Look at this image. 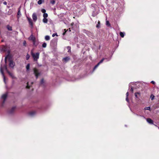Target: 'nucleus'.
<instances>
[{
	"label": "nucleus",
	"mask_w": 159,
	"mask_h": 159,
	"mask_svg": "<svg viewBox=\"0 0 159 159\" xmlns=\"http://www.w3.org/2000/svg\"><path fill=\"white\" fill-rule=\"evenodd\" d=\"M30 56L29 54H27L26 56V59L27 60H28L30 58Z\"/></svg>",
	"instance_id": "nucleus-28"
},
{
	"label": "nucleus",
	"mask_w": 159,
	"mask_h": 159,
	"mask_svg": "<svg viewBox=\"0 0 159 159\" xmlns=\"http://www.w3.org/2000/svg\"><path fill=\"white\" fill-rule=\"evenodd\" d=\"M147 121L149 124H152L153 121L150 118H148L146 119Z\"/></svg>",
	"instance_id": "nucleus-12"
},
{
	"label": "nucleus",
	"mask_w": 159,
	"mask_h": 159,
	"mask_svg": "<svg viewBox=\"0 0 159 159\" xmlns=\"http://www.w3.org/2000/svg\"><path fill=\"white\" fill-rule=\"evenodd\" d=\"M6 48L5 46H3L1 48H0V51L2 52H5L6 51Z\"/></svg>",
	"instance_id": "nucleus-10"
},
{
	"label": "nucleus",
	"mask_w": 159,
	"mask_h": 159,
	"mask_svg": "<svg viewBox=\"0 0 159 159\" xmlns=\"http://www.w3.org/2000/svg\"><path fill=\"white\" fill-rule=\"evenodd\" d=\"M23 44L24 46H25L26 44V42L25 41H24L23 43Z\"/></svg>",
	"instance_id": "nucleus-34"
},
{
	"label": "nucleus",
	"mask_w": 159,
	"mask_h": 159,
	"mask_svg": "<svg viewBox=\"0 0 159 159\" xmlns=\"http://www.w3.org/2000/svg\"><path fill=\"white\" fill-rule=\"evenodd\" d=\"M43 21L44 23H46L48 22V19L46 18H44L43 19Z\"/></svg>",
	"instance_id": "nucleus-17"
},
{
	"label": "nucleus",
	"mask_w": 159,
	"mask_h": 159,
	"mask_svg": "<svg viewBox=\"0 0 159 159\" xmlns=\"http://www.w3.org/2000/svg\"><path fill=\"white\" fill-rule=\"evenodd\" d=\"M33 44L34 45H35V46H37V45L38 44V43L36 42L35 40V44L34 43V42H33Z\"/></svg>",
	"instance_id": "nucleus-31"
},
{
	"label": "nucleus",
	"mask_w": 159,
	"mask_h": 159,
	"mask_svg": "<svg viewBox=\"0 0 159 159\" xmlns=\"http://www.w3.org/2000/svg\"><path fill=\"white\" fill-rule=\"evenodd\" d=\"M41 11L42 13H43L44 14L46 12V10L44 9H42L41 10Z\"/></svg>",
	"instance_id": "nucleus-29"
},
{
	"label": "nucleus",
	"mask_w": 159,
	"mask_h": 159,
	"mask_svg": "<svg viewBox=\"0 0 159 159\" xmlns=\"http://www.w3.org/2000/svg\"><path fill=\"white\" fill-rule=\"evenodd\" d=\"M34 73L37 78L38 76L39 75V73L38 72V70L35 68H34Z\"/></svg>",
	"instance_id": "nucleus-6"
},
{
	"label": "nucleus",
	"mask_w": 159,
	"mask_h": 159,
	"mask_svg": "<svg viewBox=\"0 0 159 159\" xmlns=\"http://www.w3.org/2000/svg\"><path fill=\"white\" fill-rule=\"evenodd\" d=\"M130 91L132 92V93H133V88L132 87H131V89H130Z\"/></svg>",
	"instance_id": "nucleus-37"
},
{
	"label": "nucleus",
	"mask_w": 159,
	"mask_h": 159,
	"mask_svg": "<svg viewBox=\"0 0 159 159\" xmlns=\"http://www.w3.org/2000/svg\"><path fill=\"white\" fill-rule=\"evenodd\" d=\"M31 54L32 55L34 60L35 61H37L39 58V53L37 52L36 53H34L33 50H32L31 51Z\"/></svg>",
	"instance_id": "nucleus-2"
},
{
	"label": "nucleus",
	"mask_w": 159,
	"mask_h": 159,
	"mask_svg": "<svg viewBox=\"0 0 159 159\" xmlns=\"http://www.w3.org/2000/svg\"><path fill=\"white\" fill-rule=\"evenodd\" d=\"M7 59H9V66L11 68H13L15 66V63L13 61H12V60H10V56L9 55H8L5 57V61L6 63Z\"/></svg>",
	"instance_id": "nucleus-3"
},
{
	"label": "nucleus",
	"mask_w": 159,
	"mask_h": 159,
	"mask_svg": "<svg viewBox=\"0 0 159 159\" xmlns=\"http://www.w3.org/2000/svg\"><path fill=\"white\" fill-rule=\"evenodd\" d=\"M36 114V112L34 111H33L30 113V115L31 116H33Z\"/></svg>",
	"instance_id": "nucleus-14"
},
{
	"label": "nucleus",
	"mask_w": 159,
	"mask_h": 159,
	"mask_svg": "<svg viewBox=\"0 0 159 159\" xmlns=\"http://www.w3.org/2000/svg\"><path fill=\"white\" fill-rule=\"evenodd\" d=\"M142 116V117H143V118H145L144 117H143V116Z\"/></svg>",
	"instance_id": "nucleus-44"
},
{
	"label": "nucleus",
	"mask_w": 159,
	"mask_h": 159,
	"mask_svg": "<svg viewBox=\"0 0 159 159\" xmlns=\"http://www.w3.org/2000/svg\"><path fill=\"white\" fill-rule=\"evenodd\" d=\"M64 30L65 31V32L63 33V35H64L65 33H66V29H64Z\"/></svg>",
	"instance_id": "nucleus-38"
},
{
	"label": "nucleus",
	"mask_w": 159,
	"mask_h": 159,
	"mask_svg": "<svg viewBox=\"0 0 159 159\" xmlns=\"http://www.w3.org/2000/svg\"><path fill=\"white\" fill-rule=\"evenodd\" d=\"M154 98V96L153 95H151L150 96V98L152 100Z\"/></svg>",
	"instance_id": "nucleus-30"
},
{
	"label": "nucleus",
	"mask_w": 159,
	"mask_h": 159,
	"mask_svg": "<svg viewBox=\"0 0 159 159\" xmlns=\"http://www.w3.org/2000/svg\"><path fill=\"white\" fill-rule=\"evenodd\" d=\"M4 69H6V70L7 71V72L8 73V74H9V75L11 76V77L13 78V79H15V78H16L15 77L14 75L12 73H11V72H10L7 69V66L6 65H5L3 67L2 66V65H1V67H0V71L3 76V80H4V82L5 83H6V81H5V76L4 75V73H3V70Z\"/></svg>",
	"instance_id": "nucleus-1"
},
{
	"label": "nucleus",
	"mask_w": 159,
	"mask_h": 159,
	"mask_svg": "<svg viewBox=\"0 0 159 159\" xmlns=\"http://www.w3.org/2000/svg\"><path fill=\"white\" fill-rule=\"evenodd\" d=\"M27 19H28V20L29 22V23L30 24L31 26H33V22L32 21V20L31 19V18H28V17L27 18Z\"/></svg>",
	"instance_id": "nucleus-11"
},
{
	"label": "nucleus",
	"mask_w": 159,
	"mask_h": 159,
	"mask_svg": "<svg viewBox=\"0 0 159 159\" xmlns=\"http://www.w3.org/2000/svg\"><path fill=\"white\" fill-rule=\"evenodd\" d=\"M21 15L20 12V10H19L17 13V17L18 18Z\"/></svg>",
	"instance_id": "nucleus-19"
},
{
	"label": "nucleus",
	"mask_w": 159,
	"mask_h": 159,
	"mask_svg": "<svg viewBox=\"0 0 159 159\" xmlns=\"http://www.w3.org/2000/svg\"><path fill=\"white\" fill-rule=\"evenodd\" d=\"M46 46H47V44L45 43H43L42 45V47L43 48H45L46 47Z\"/></svg>",
	"instance_id": "nucleus-26"
},
{
	"label": "nucleus",
	"mask_w": 159,
	"mask_h": 159,
	"mask_svg": "<svg viewBox=\"0 0 159 159\" xmlns=\"http://www.w3.org/2000/svg\"><path fill=\"white\" fill-rule=\"evenodd\" d=\"M48 16V14L47 13H45L43 15V17L44 18H46Z\"/></svg>",
	"instance_id": "nucleus-22"
},
{
	"label": "nucleus",
	"mask_w": 159,
	"mask_h": 159,
	"mask_svg": "<svg viewBox=\"0 0 159 159\" xmlns=\"http://www.w3.org/2000/svg\"><path fill=\"white\" fill-rule=\"evenodd\" d=\"M42 3V0H39L38 1V3L40 5Z\"/></svg>",
	"instance_id": "nucleus-25"
},
{
	"label": "nucleus",
	"mask_w": 159,
	"mask_h": 159,
	"mask_svg": "<svg viewBox=\"0 0 159 159\" xmlns=\"http://www.w3.org/2000/svg\"><path fill=\"white\" fill-rule=\"evenodd\" d=\"M99 21L98 22V24H99Z\"/></svg>",
	"instance_id": "nucleus-42"
},
{
	"label": "nucleus",
	"mask_w": 159,
	"mask_h": 159,
	"mask_svg": "<svg viewBox=\"0 0 159 159\" xmlns=\"http://www.w3.org/2000/svg\"><path fill=\"white\" fill-rule=\"evenodd\" d=\"M32 17L33 21L34 22H35L37 19L36 13H33L32 16Z\"/></svg>",
	"instance_id": "nucleus-5"
},
{
	"label": "nucleus",
	"mask_w": 159,
	"mask_h": 159,
	"mask_svg": "<svg viewBox=\"0 0 159 159\" xmlns=\"http://www.w3.org/2000/svg\"><path fill=\"white\" fill-rule=\"evenodd\" d=\"M7 29H8V30H12L11 27V26L8 25L7 26Z\"/></svg>",
	"instance_id": "nucleus-23"
},
{
	"label": "nucleus",
	"mask_w": 159,
	"mask_h": 159,
	"mask_svg": "<svg viewBox=\"0 0 159 159\" xmlns=\"http://www.w3.org/2000/svg\"><path fill=\"white\" fill-rule=\"evenodd\" d=\"M69 59L70 58L69 57H66L63 58V60H64L66 62L68 61Z\"/></svg>",
	"instance_id": "nucleus-13"
},
{
	"label": "nucleus",
	"mask_w": 159,
	"mask_h": 159,
	"mask_svg": "<svg viewBox=\"0 0 159 159\" xmlns=\"http://www.w3.org/2000/svg\"><path fill=\"white\" fill-rule=\"evenodd\" d=\"M55 35H57V34H53L52 35V36L53 37H54Z\"/></svg>",
	"instance_id": "nucleus-36"
},
{
	"label": "nucleus",
	"mask_w": 159,
	"mask_h": 159,
	"mask_svg": "<svg viewBox=\"0 0 159 159\" xmlns=\"http://www.w3.org/2000/svg\"><path fill=\"white\" fill-rule=\"evenodd\" d=\"M30 88V86L29 85V84H28V83H27V85L26 86V88H27V89H29Z\"/></svg>",
	"instance_id": "nucleus-35"
},
{
	"label": "nucleus",
	"mask_w": 159,
	"mask_h": 159,
	"mask_svg": "<svg viewBox=\"0 0 159 159\" xmlns=\"http://www.w3.org/2000/svg\"><path fill=\"white\" fill-rule=\"evenodd\" d=\"M151 83L152 84H154L155 83V82L154 81H152L151 82Z\"/></svg>",
	"instance_id": "nucleus-39"
},
{
	"label": "nucleus",
	"mask_w": 159,
	"mask_h": 159,
	"mask_svg": "<svg viewBox=\"0 0 159 159\" xmlns=\"http://www.w3.org/2000/svg\"><path fill=\"white\" fill-rule=\"evenodd\" d=\"M120 34L121 37L123 38L124 37V34L122 32H120Z\"/></svg>",
	"instance_id": "nucleus-21"
},
{
	"label": "nucleus",
	"mask_w": 159,
	"mask_h": 159,
	"mask_svg": "<svg viewBox=\"0 0 159 159\" xmlns=\"http://www.w3.org/2000/svg\"><path fill=\"white\" fill-rule=\"evenodd\" d=\"M67 48L68 49V52H70V47H67Z\"/></svg>",
	"instance_id": "nucleus-33"
},
{
	"label": "nucleus",
	"mask_w": 159,
	"mask_h": 159,
	"mask_svg": "<svg viewBox=\"0 0 159 159\" xmlns=\"http://www.w3.org/2000/svg\"><path fill=\"white\" fill-rule=\"evenodd\" d=\"M3 4H4V5H7V2H3Z\"/></svg>",
	"instance_id": "nucleus-40"
},
{
	"label": "nucleus",
	"mask_w": 159,
	"mask_h": 159,
	"mask_svg": "<svg viewBox=\"0 0 159 159\" xmlns=\"http://www.w3.org/2000/svg\"><path fill=\"white\" fill-rule=\"evenodd\" d=\"M144 109L145 110H149L150 109V107H146Z\"/></svg>",
	"instance_id": "nucleus-32"
},
{
	"label": "nucleus",
	"mask_w": 159,
	"mask_h": 159,
	"mask_svg": "<svg viewBox=\"0 0 159 159\" xmlns=\"http://www.w3.org/2000/svg\"><path fill=\"white\" fill-rule=\"evenodd\" d=\"M30 67V64H28L27 65V66H26V69L27 70H29Z\"/></svg>",
	"instance_id": "nucleus-20"
},
{
	"label": "nucleus",
	"mask_w": 159,
	"mask_h": 159,
	"mask_svg": "<svg viewBox=\"0 0 159 159\" xmlns=\"http://www.w3.org/2000/svg\"><path fill=\"white\" fill-rule=\"evenodd\" d=\"M29 39L30 40H32L33 42H34V43L35 44V38L33 35H31V36L29 38Z\"/></svg>",
	"instance_id": "nucleus-7"
},
{
	"label": "nucleus",
	"mask_w": 159,
	"mask_h": 159,
	"mask_svg": "<svg viewBox=\"0 0 159 159\" xmlns=\"http://www.w3.org/2000/svg\"><path fill=\"white\" fill-rule=\"evenodd\" d=\"M136 115L137 116H139V115H138L137 114H136Z\"/></svg>",
	"instance_id": "nucleus-43"
},
{
	"label": "nucleus",
	"mask_w": 159,
	"mask_h": 159,
	"mask_svg": "<svg viewBox=\"0 0 159 159\" xmlns=\"http://www.w3.org/2000/svg\"><path fill=\"white\" fill-rule=\"evenodd\" d=\"M106 25L108 26H109L110 25V24L109 23V22L108 21H106Z\"/></svg>",
	"instance_id": "nucleus-24"
},
{
	"label": "nucleus",
	"mask_w": 159,
	"mask_h": 159,
	"mask_svg": "<svg viewBox=\"0 0 159 159\" xmlns=\"http://www.w3.org/2000/svg\"><path fill=\"white\" fill-rule=\"evenodd\" d=\"M104 58H103L94 67V69H96L99 65V64L101 63H102L103 61H104Z\"/></svg>",
	"instance_id": "nucleus-8"
},
{
	"label": "nucleus",
	"mask_w": 159,
	"mask_h": 159,
	"mask_svg": "<svg viewBox=\"0 0 159 159\" xmlns=\"http://www.w3.org/2000/svg\"><path fill=\"white\" fill-rule=\"evenodd\" d=\"M50 2L51 4H54L55 3V1L54 0H51Z\"/></svg>",
	"instance_id": "nucleus-27"
},
{
	"label": "nucleus",
	"mask_w": 159,
	"mask_h": 159,
	"mask_svg": "<svg viewBox=\"0 0 159 159\" xmlns=\"http://www.w3.org/2000/svg\"><path fill=\"white\" fill-rule=\"evenodd\" d=\"M140 93L139 92H137L135 93V96L136 98H138V95H140Z\"/></svg>",
	"instance_id": "nucleus-15"
},
{
	"label": "nucleus",
	"mask_w": 159,
	"mask_h": 159,
	"mask_svg": "<svg viewBox=\"0 0 159 159\" xmlns=\"http://www.w3.org/2000/svg\"><path fill=\"white\" fill-rule=\"evenodd\" d=\"M16 108L15 107H12L9 111V113L10 114H11L14 112Z\"/></svg>",
	"instance_id": "nucleus-9"
},
{
	"label": "nucleus",
	"mask_w": 159,
	"mask_h": 159,
	"mask_svg": "<svg viewBox=\"0 0 159 159\" xmlns=\"http://www.w3.org/2000/svg\"><path fill=\"white\" fill-rule=\"evenodd\" d=\"M7 93H6L4 94H3L2 96L1 97V98L3 100V102H2V106L3 105L4 103V102L5 101V100L7 97Z\"/></svg>",
	"instance_id": "nucleus-4"
},
{
	"label": "nucleus",
	"mask_w": 159,
	"mask_h": 159,
	"mask_svg": "<svg viewBox=\"0 0 159 159\" xmlns=\"http://www.w3.org/2000/svg\"><path fill=\"white\" fill-rule=\"evenodd\" d=\"M50 37L48 35H47L45 37V39L46 40H49L50 39Z\"/></svg>",
	"instance_id": "nucleus-18"
},
{
	"label": "nucleus",
	"mask_w": 159,
	"mask_h": 159,
	"mask_svg": "<svg viewBox=\"0 0 159 159\" xmlns=\"http://www.w3.org/2000/svg\"><path fill=\"white\" fill-rule=\"evenodd\" d=\"M43 79H42V80H41V84H42V83H43Z\"/></svg>",
	"instance_id": "nucleus-41"
},
{
	"label": "nucleus",
	"mask_w": 159,
	"mask_h": 159,
	"mask_svg": "<svg viewBox=\"0 0 159 159\" xmlns=\"http://www.w3.org/2000/svg\"><path fill=\"white\" fill-rule=\"evenodd\" d=\"M128 95H129V93H128V92H127L126 93V100L128 102H129V99H128Z\"/></svg>",
	"instance_id": "nucleus-16"
}]
</instances>
